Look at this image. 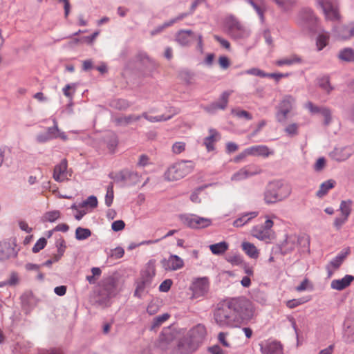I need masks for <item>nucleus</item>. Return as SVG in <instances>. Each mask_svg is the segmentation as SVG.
<instances>
[{"label": "nucleus", "mask_w": 354, "mask_h": 354, "mask_svg": "<svg viewBox=\"0 0 354 354\" xmlns=\"http://www.w3.org/2000/svg\"><path fill=\"white\" fill-rule=\"evenodd\" d=\"M295 104V98L291 95H285L277 106L276 120L279 123H284L288 113L293 109Z\"/></svg>", "instance_id": "obj_7"}, {"label": "nucleus", "mask_w": 354, "mask_h": 354, "mask_svg": "<svg viewBox=\"0 0 354 354\" xmlns=\"http://www.w3.org/2000/svg\"><path fill=\"white\" fill-rule=\"evenodd\" d=\"M290 192V186L282 179H274L267 185L264 193V201L267 204L274 203L287 198Z\"/></svg>", "instance_id": "obj_2"}, {"label": "nucleus", "mask_w": 354, "mask_h": 354, "mask_svg": "<svg viewBox=\"0 0 354 354\" xmlns=\"http://www.w3.org/2000/svg\"><path fill=\"white\" fill-rule=\"evenodd\" d=\"M353 281L354 277L353 275L346 274L342 279L333 280L330 283V288L339 291L342 290L348 287Z\"/></svg>", "instance_id": "obj_17"}, {"label": "nucleus", "mask_w": 354, "mask_h": 354, "mask_svg": "<svg viewBox=\"0 0 354 354\" xmlns=\"http://www.w3.org/2000/svg\"><path fill=\"white\" fill-rule=\"evenodd\" d=\"M241 21L234 15H227L223 21L224 28L226 32L230 35Z\"/></svg>", "instance_id": "obj_26"}, {"label": "nucleus", "mask_w": 354, "mask_h": 354, "mask_svg": "<svg viewBox=\"0 0 354 354\" xmlns=\"http://www.w3.org/2000/svg\"><path fill=\"white\" fill-rule=\"evenodd\" d=\"M113 200V185H110L107 187L106 194L105 196V204L107 207H110Z\"/></svg>", "instance_id": "obj_56"}, {"label": "nucleus", "mask_w": 354, "mask_h": 354, "mask_svg": "<svg viewBox=\"0 0 354 354\" xmlns=\"http://www.w3.org/2000/svg\"><path fill=\"white\" fill-rule=\"evenodd\" d=\"M261 354H282V345L279 342L271 339L259 343Z\"/></svg>", "instance_id": "obj_10"}, {"label": "nucleus", "mask_w": 354, "mask_h": 354, "mask_svg": "<svg viewBox=\"0 0 354 354\" xmlns=\"http://www.w3.org/2000/svg\"><path fill=\"white\" fill-rule=\"evenodd\" d=\"M329 37V33L324 30L318 34L316 39V46L318 51H321L328 44Z\"/></svg>", "instance_id": "obj_30"}, {"label": "nucleus", "mask_w": 354, "mask_h": 354, "mask_svg": "<svg viewBox=\"0 0 354 354\" xmlns=\"http://www.w3.org/2000/svg\"><path fill=\"white\" fill-rule=\"evenodd\" d=\"M194 229L205 228L212 225V220L208 218L201 217L196 214Z\"/></svg>", "instance_id": "obj_39"}, {"label": "nucleus", "mask_w": 354, "mask_h": 354, "mask_svg": "<svg viewBox=\"0 0 354 354\" xmlns=\"http://www.w3.org/2000/svg\"><path fill=\"white\" fill-rule=\"evenodd\" d=\"M266 221L263 224L257 225L252 230V234L254 237L260 241H267L272 236L274 223L270 217L265 216Z\"/></svg>", "instance_id": "obj_8"}, {"label": "nucleus", "mask_w": 354, "mask_h": 354, "mask_svg": "<svg viewBox=\"0 0 354 354\" xmlns=\"http://www.w3.org/2000/svg\"><path fill=\"white\" fill-rule=\"evenodd\" d=\"M180 221L187 227L193 228L194 227L196 214H183L178 216Z\"/></svg>", "instance_id": "obj_36"}, {"label": "nucleus", "mask_w": 354, "mask_h": 354, "mask_svg": "<svg viewBox=\"0 0 354 354\" xmlns=\"http://www.w3.org/2000/svg\"><path fill=\"white\" fill-rule=\"evenodd\" d=\"M172 339L173 335L170 333L163 331L159 337V346L162 349H166Z\"/></svg>", "instance_id": "obj_38"}, {"label": "nucleus", "mask_w": 354, "mask_h": 354, "mask_svg": "<svg viewBox=\"0 0 354 354\" xmlns=\"http://www.w3.org/2000/svg\"><path fill=\"white\" fill-rule=\"evenodd\" d=\"M280 252L283 255H286L297 249L299 253H308L310 252V240L307 236H297L291 235L281 243Z\"/></svg>", "instance_id": "obj_3"}, {"label": "nucleus", "mask_w": 354, "mask_h": 354, "mask_svg": "<svg viewBox=\"0 0 354 354\" xmlns=\"http://www.w3.org/2000/svg\"><path fill=\"white\" fill-rule=\"evenodd\" d=\"M196 332H200L203 334L205 333V327L201 325H198L192 330L189 335L180 339L173 354H190L194 352L198 346V342L195 339L194 335Z\"/></svg>", "instance_id": "obj_4"}, {"label": "nucleus", "mask_w": 354, "mask_h": 354, "mask_svg": "<svg viewBox=\"0 0 354 354\" xmlns=\"http://www.w3.org/2000/svg\"><path fill=\"white\" fill-rule=\"evenodd\" d=\"M243 250L252 259H257L259 257V250L257 247L249 242H243L241 244Z\"/></svg>", "instance_id": "obj_31"}, {"label": "nucleus", "mask_w": 354, "mask_h": 354, "mask_svg": "<svg viewBox=\"0 0 354 354\" xmlns=\"http://www.w3.org/2000/svg\"><path fill=\"white\" fill-rule=\"evenodd\" d=\"M250 35L251 30L240 22L229 35L234 39H244Z\"/></svg>", "instance_id": "obj_20"}, {"label": "nucleus", "mask_w": 354, "mask_h": 354, "mask_svg": "<svg viewBox=\"0 0 354 354\" xmlns=\"http://www.w3.org/2000/svg\"><path fill=\"white\" fill-rule=\"evenodd\" d=\"M71 209L75 211L74 216L75 218L77 221L81 220L83 218V216L87 214L86 208L80 207V203L79 204H73L71 207Z\"/></svg>", "instance_id": "obj_42"}, {"label": "nucleus", "mask_w": 354, "mask_h": 354, "mask_svg": "<svg viewBox=\"0 0 354 354\" xmlns=\"http://www.w3.org/2000/svg\"><path fill=\"white\" fill-rule=\"evenodd\" d=\"M344 338L347 342H354V326H348L344 329Z\"/></svg>", "instance_id": "obj_54"}, {"label": "nucleus", "mask_w": 354, "mask_h": 354, "mask_svg": "<svg viewBox=\"0 0 354 354\" xmlns=\"http://www.w3.org/2000/svg\"><path fill=\"white\" fill-rule=\"evenodd\" d=\"M209 290V280L206 277L195 279L192 285V290L196 297L204 295Z\"/></svg>", "instance_id": "obj_14"}, {"label": "nucleus", "mask_w": 354, "mask_h": 354, "mask_svg": "<svg viewBox=\"0 0 354 354\" xmlns=\"http://www.w3.org/2000/svg\"><path fill=\"white\" fill-rule=\"evenodd\" d=\"M91 235V232L88 228L78 227L75 230V239L78 241H84Z\"/></svg>", "instance_id": "obj_40"}, {"label": "nucleus", "mask_w": 354, "mask_h": 354, "mask_svg": "<svg viewBox=\"0 0 354 354\" xmlns=\"http://www.w3.org/2000/svg\"><path fill=\"white\" fill-rule=\"evenodd\" d=\"M297 24L303 30L313 32L316 28L317 17L311 9L304 8L299 11L297 15Z\"/></svg>", "instance_id": "obj_5"}, {"label": "nucleus", "mask_w": 354, "mask_h": 354, "mask_svg": "<svg viewBox=\"0 0 354 354\" xmlns=\"http://www.w3.org/2000/svg\"><path fill=\"white\" fill-rule=\"evenodd\" d=\"M53 127H48L45 132L40 133L36 136V141L39 143H44L58 137L59 129L55 118L53 119Z\"/></svg>", "instance_id": "obj_13"}, {"label": "nucleus", "mask_w": 354, "mask_h": 354, "mask_svg": "<svg viewBox=\"0 0 354 354\" xmlns=\"http://www.w3.org/2000/svg\"><path fill=\"white\" fill-rule=\"evenodd\" d=\"M241 74L252 75L260 77H266V73L258 68H252L241 73Z\"/></svg>", "instance_id": "obj_53"}, {"label": "nucleus", "mask_w": 354, "mask_h": 354, "mask_svg": "<svg viewBox=\"0 0 354 354\" xmlns=\"http://www.w3.org/2000/svg\"><path fill=\"white\" fill-rule=\"evenodd\" d=\"M217 185V183H211L208 184H205L204 185L200 186L197 187L191 194L190 196V200L195 203H199L201 202V199L198 197L199 193L203 190L204 189L212 187V186H216Z\"/></svg>", "instance_id": "obj_37"}, {"label": "nucleus", "mask_w": 354, "mask_h": 354, "mask_svg": "<svg viewBox=\"0 0 354 354\" xmlns=\"http://www.w3.org/2000/svg\"><path fill=\"white\" fill-rule=\"evenodd\" d=\"M248 148L250 156L267 158L274 154L272 149H270L268 146L263 145H253Z\"/></svg>", "instance_id": "obj_16"}, {"label": "nucleus", "mask_w": 354, "mask_h": 354, "mask_svg": "<svg viewBox=\"0 0 354 354\" xmlns=\"http://www.w3.org/2000/svg\"><path fill=\"white\" fill-rule=\"evenodd\" d=\"M124 254V250L122 247H116L114 249L110 250L109 257L115 259L122 258Z\"/></svg>", "instance_id": "obj_52"}, {"label": "nucleus", "mask_w": 354, "mask_h": 354, "mask_svg": "<svg viewBox=\"0 0 354 354\" xmlns=\"http://www.w3.org/2000/svg\"><path fill=\"white\" fill-rule=\"evenodd\" d=\"M67 167V160L66 159L62 160L58 165L55 166L53 177L71 176L72 175L71 172L68 170Z\"/></svg>", "instance_id": "obj_24"}, {"label": "nucleus", "mask_w": 354, "mask_h": 354, "mask_svg": "<svg viewBox=\"0 0 354 354\" xmlns=\"http://www.w3.org/2000/svg\"><path fill=\"white\" fill-rule=\"evenodd\" d=\"M351 204L352 202L350 200L342 201L340 203L339 210L341 211L342 215L348 218V216L351 212Z\"/></svg>", "instance_id": "obj_41"}, {"label": "nucleus", "mask_w": 354, "mask_h": 354, "mask_svg": "<svg viewBox=\"0 0 354 354\" xmlns=\"http://www.w3.org/2000/svg\"><path fill=\"white\" fill-rule=\"evenodd\" d=\"M232 93V91H225L223 92L220 95L218 100L217 102H214L220 110H225L226 109L228 104L229 97Z\"/></svg>", "instance_id": "obj_34"}, {"label": "nucleus", "mask_w": 354, "mask_h": 354, "mask_svg": "<svg viewBox=\"0 0 354 354\" xmlns=\"http://www.w3.org/2000/svg\"><path fill=\"white\" fill-rule=\"evenodd\" d=\"M195 37L191 30H180L176 35V41L182 46H187L191 40Z\"/></svg>", "instance_id": "obj_18"}, {"label": "nucleus", "mask_w": 354, "mask_h": 354, "mask_svg": "<svg viewBox=\"0 0 354 354\" xmlns=\"http://www.w3.org/2000/svg\"><path fill=\"white\" fill-rule=\"evenodd\" d=\"M346 253L341 252L338 254L335 258H333L329 263L328 266L333 267L335 269L338 268L343 263L345 259Z\"/></svg>", "instance_id": "obj_44"}, {"label": "nucleus", "mask_w": 354, "mask_h": 354, "mask_svg": "<svg viewBox=\"0 0 354 354\" xmlns=\"http://www.w3.org/2000/svg\"><path fill=\"white\" fill-rule=\"evenodd\" d=\"M298 128L299 125L297 123H292L288 124L285 128V131L286 133H288L289 136H295L298 133Z\"/></svg>", "instance_id": "obj_58"}, {"label": "nucleus", "mask_w": 354, "mask_h": 354, "mask_svg": "<svg viewBox=\"0 0 354 354\" xmlns=\"http://www.w3.org/2000/svg\"><path fill=\"white\" fill-rule=\"evenodd\" d=\"M310 299V297H301V298H299V299H290L286 302V306L288 308L292 309V308H295L301 304L306 303Z\"/></svg>", "instance_id": "obj_43"}, {"label": "nucleus", "mask_w": 354, "mask_h": 354, "mask_svg": "<svg viewBox=\"0 0 354 354\" xmlns=\"http://www.w3.org/2000/svg\"><path fill=\"white\" fill-rule=\"evenodd\" d=\"M335 184L336 182L331 178L322 183L319 186V189L316 192V196L318 198L324 197L325 195L328 194L330 189L335 187Z\"/></svg>", "instance_id": "obj_28"}, {"label": "nucleus", "mask_w": 354, "mask_h": 354, "mask_svg": "<svg viewBox=\"0 0 354 354\" xmlns=\"http://www.w3.org/2000/svg\"><path fill=\"white\" fill-rule=\"evenodd\" d=\"M321 114L324 118V125H326V126L328 125L331 122V120H332L330 110L327 107H324L323 109L322 110Z\"/></svg>", "instance_id": "obj_59"}, {"label": "nucleus", "mask_w": 354, "mask_h": 354, "mask_svg": "<svg viewBox=\"0 0 354 354\" xmlns=\"http://www.w3.org/2000/svg\"><path fill=\"white\" fill-rule=\"evenodd\" d=\"M348 25H347V26L342 25V26H338L335 27L333 28V32H334L335 37H337L338 39L345 40L346 39H344L342 37V35H344L348 32Z\"/></svg>", "instance_id": "obj_50"}, {"label": "nucleus", "mask_w": 354, "mask_h": 354, "mask_svg": "<svg viewBox=\"0 0 354 354\" xmlns=\"http://www.w3.org/2000/svg\"><path fill=\"white\" fill-rule=\"evenodd\" d=\"M131 103L125 99H117L112 102V106L120 110H125L129 108Z\"/></svg>", "instance_id": "obj_49"}, {"label": "nucleus", "mask_w": 354, "mask_h": 354, "mask_svg": "<svg viewBox=\"0 0 354 354\" xmlns=\"http://www.w3.org/2000/svg\"><path fill=\"white\" fill-rule=\"evenodd\" d=\"M46 239L44 237L39 238L33 245L32 250L34 253H37L42 250L46 245Z\"/></svg>", "instance_id": "obj_55"}, {"label": "nucleus", "mask_w": 354, "mask_h": 354, "mask_svg": "<svg viewBox=\"0 0 354 354\" xmlns=\"http://www.w3.org/2000/svg\"><path fill=\"white\" fill-rule=\"evenodd\" d=\"M209 135L204 138L203 145L208 151L214 149V143L221 139L220 133L215 129H209Z\"/></svg>", "instance_id": "obj_19"}, {"label": "nucleus", "mask_w": 354, "mask_h": 354, "mask_svg": "<svg viewBox=\"0 0 354 354\" xmlns=\"http://www.w3.org/2000/svg\"><path fill=\"white\" fill-rule=\"evenodd\" d=\"M185 143L184 142H176L172 145V152L175 154H179L185 151Z\"/></svg>", "instance_id": "obj_57"}, {"label": "nucleus", "mask_w": 354, "mask_h": 354, "mask_svg": "<svg viewBox=\"0 0 354 354\" xmlns=\"http://www.w3.org/2000/svg\"><path fill=\"white\" fill-rule=\"evenodd\" d=\"M317 3L322 9L326 19L336 21L339 19L338 6L335 1L332 0H318Z\"/></svg>", "instance_id": "obj_9"}, {"label": "nucleus", "mask_w": 354, "mask_h": 354, "mask_svg": "<svg viewBox=\"0 0 354 354\" xmlns=\"http://www.w3.org/2000/svg\"><path fill=\"white\" fill-rule=\"evenodd\" d=\"M338 58L344 62L354 61V50L351 48H345L342 49L338 54Z\"/></svg>", "instance_id": "obj_35"}, {"label": "nucleus", "mask_w": 354, "mask_h": 354, "mask_svg": "<svg viewBox=\"0 0 354 354\" xmlns=\"http://www.w3.org/2000/svg\"><path fill=\"white\" fill-rule=\"evenodd\" d=\"M194 164L192 161H180L171 165L165 172V177H185L193 171Z\"/></svg>", "instance_id": "obj_6"}, {"label": "nucleus", "mask_w": 354, "mask_h": 354, "mask_svg": "<svg viewBox=\"0 0 354 354\" xmlns=\"http://www.w3.org/2000/svg\"><path fill=\"white\" fill-rule=\"evenodd\" d=\"M141 118L140 115H129L128 116L121 117L117 119V122L120 124H128L133 121H138Z\"/></svg>", "instance_id": "obj_48"}, {"label": "nucleus", "mask_w": 354, "mask_h": 354, "mask_svg": "<svg viewBox=\"0 0 354 354\" xmlns=\"http://www.w3.org/2000/svg\"><path fill=\"white\" fill-rule=\"evenodd\" d=\"M354 152L351 147H336L330 153V157L336 161H344Z\"/></svg>", "instance_id": "obj_15"}, {"label": "nucleus", "mask_w": 354, "mask_h": 354, "mask_svg": "<svg viewBox=\"0 0 354 354\" xmlns=\"http://www.w3.org/2000/svg\"><path fill=\"white\" fill-rule=\"evenodd\" d=\"M125 227V223L122 220H117L112 223L111 229L114 232H118L123 230Z\"/></svg>", "instance_id": "obj_63"}, {"label": "nucleus", "mask_w": 354, "mask_h": 354, "mask_svg": "<svg viewBox=\"0 0 354 354\" xmlns=\"http://www.w3.org/2000/svg\"><path fill=\"white\" fill-rule=\"evenodd\" d=\"M263 35L265 39V41H266V44L272 47L273 46V39L271 36L270 31L268 28H266L263 30Z\"/></svg>", "instance_id": "obj_64"}, {"label": "nucleus", "mask_w": 354, "mask_h": 354, "mask_svg": "<svg viewBox=\"0 0 354 354\" xmlns=\"http://www.w3.org/2000/svg\"><path fill=\"white\" fill-rule=\"evenodd\" d=\"M232 114L238 118H244L246 120H251L252 119V115L245 111V110H241L239 109H234L231 111Z\"/></svg>", "instance_id": "obj_45"}, {"label": "nucleus", "mask_w": 354, "mask_h": 354, "mask_svg": "<svg viewBox=\"0 0 354 354\" xmlns=\"http://www.w3.org/2000/svg\"><path fill=\"white\" fill-rule=\"evenodd\" d=\"M247 2L255 10L257 15L260 17L261 21L263 22L264 15L261 8L253 0H247Z\"/></svg>", "instance_id": "obj_61"}, {"label": "nucleus", "mask_w": 354, "mask_h": 354, "mask_svg": "<svg viewBox=\"0 0 354 354\" xmlns=\"http://www.w3.org/2000/svg\"><path fill=\"white\" fill-rule=\"evenodd\" d=\"M257 216V212H249L244 213L233 222V225L236 227H243Z\"/></svg>", "instance_id": "obj_23"}, {"label": "nucleus", "mask_w": 354, "mask_h": 354, "mask_svg": "<svg viewBox=\"0 0 354 354\" xmlns=\"http://www.w3.org/2000/svg\"><path fill=\"white\" fill-rule=\"evenodd\" d=\"M262 169L256 165H249L241 169L234 177H249L261 174Z\"/></svg>", "instance_id": "obj_21"}, {"label": "nucleus", "mask_w": 354, "mask_h": 354, "mask_svg": "<svg viewBox=\"0 0 354 354\" xmlns=\"http://www.w3.org/2000/svg\"><path fill=\"white\" fill-rule=\"evenodd\" d=\"M97 206V199L95 196H90L86 200L80 203L82 207L95 208Z\"/></svg>", "instance_id": "obj_46"}, {"label": "nucleus", "mask_w": 354, "mask_h": 354, "mask_svg": "<svg viewBox=\"0 0 354 354\" xmlns=\"http://www.w3.org/2000/svg\"><path fill=\"white\" fill-rule=\"evenodd\" d=\"M156 274V266H155V261L151 260L149 261L145 269L142 272L141 279L147 281L148 283L151 284L153 278Z\"/></svg>", "instance_id": "obj_22"}, {"label": "nucleus", "mask_w": 354, "mask_h": 354, "mask_svg": "<svg viewBox=\"0 0 354 354\" xmlns=\"http://www.w3.org/2000/svg\"><path fill=\"white\" fill-rule=\"evenodd\" d=\"M172 285V280L167 279L164 280L159 286V290L162 292H167Z\"/></svg>", "instance_id": "obj_62"}, {"label": "nucleus", "mask_w": 354, "mask_h": 354, "mask_svg": "<svg viewBox=\"0 0 354 354\" xmlns=\"http://www.w3.org/2000/svg\"><path fill=\"white\" fill-rule=\"evenodd\" d=\"M318 86L326 94H330L334 90V87L330 84L328 75H323L317 79Z\"/></svg>", "instance_id": "obj_27"}, {"label": "nucleus", "mask_w": 354, "mask_h": 354, "mask_svg": "<svg viewBox=\"0 0 354 354\" xmlns=\"http://www.w3.org/2000/svg\"><path fill=\"white\" fill-rule=\"evenodd\" d=\"M254 308L243 297H234L218 302L212 311L214 323L222 328L239 327L254 316Z\"/></svg>", "instance_id": "obj_1"}, {"label": "nucleus", "mask_w": 354, "mask_h": 354, "mask_svg": "<svg viewBox=\"0 0 354 354\" xmlns=\"http://www.w3.org/2000/svg\"><path fill=\"white\" fill-rule=\"evenodd\" d=\"M61 217V212L59 210H52L45 212L41 216V221L54 223Z\"/></svg>", "instance_id": "obj_33"}, {"label": "nucleus", "mask_w": 354, "mask_h": 354, "mask_svg": "<svg viewBox=\"0 0 354 354\" xmlns=\"http://www.w3.org/2000/svg\"><path fill=\"white\" fill-rule=\"evenodd\" d=\"M229 245L225 241H221L209 245L211 252L216 255L224 254L228 249Z\"/></svg>", "instance_id": "obj_32"}, {"label": "nucleus", "mask_w": 354, "mask_h": 354, "mask_svg": "<svg viewBox=\"0 0 354 354\" xmlns=\"http://www.w3.org/2000/svg\"><path fill=\"white\" fill-rule=\"evenodd\" d=\"M175 114H176V112H174L171 115H169L167 116H166L165 115H158V116H151L149 119V122H151L167 121V120H170L172 118V116Z\"/></svg>", "instance_id": "obj_60"}, {"label": "nucleus", "mask_w": 354, "mask_h": 354, "mask_svg": "<svg viewBox=\"0 0 354 354\" xmlns=\"http://www.w3.org/2000/svg\"><path fill=\"white\" fill-rule=\"evenodd\" d=\"M18 250L14 241H3L0 242V261L16 257Z\"/></svg>", "instance_id": "obj_12"}, {"label": "nucleus", "mask_w": 354, "mask_h": 354, "mask_svg": "<svg viewBox=\"0 0 354 354\" xmlns=\"http://www.w3.org/2000/svg\"><path fill=\"white\" fill-rule=\"evenodd\" d=\"M227 262L230 263L232 266H239L243 263L242 257L238 254L228 255L226 257Z\"/></svg>", "instance_id": "obj_51"}, {"label": "nucleus", "mask_w": 354, "mask_h": 354, "mask_svg": "<svg viewBox=\"0 0 354 354\" xmlns=\"http://www.w3.org/2000/svg\"><path fill=\"white\" fill-rule=\"evenodd\" d=\"M160 263L166 271H176L184 266L183 259L176 254H171L168 258L162 259Z\"/></svg>", "instance_id": "obj_11"}, {"label": "nucleus", "mask_w": 354, "mask_h": 354, "mask_svg": "<svg viewBox=\"0 0 354 354\" xmlns=\"http://www.w3.org/2000/svg\"><path fill=\"white\" fill-rule=\"evenodd\" d=\"M169 317V315L168 313H164L154 317L151 325V329H154L160 326L162 323L167 320Z\"/></svg>", "instance_id": "obj_47"}, {"label": "nucleus", "mask_w": 354, "mask_h": 354, "mask_svg": "<svg viewBox=\"0 0 354 354\" xmlns=\"http://www.w3.org/2000/svg\"><path fill=\"white\" fill-rule=\"evenodd\" d=\"M12 158L10 149L3 147L0 149V167L6 165L7 167L12 165Z\"/></svg>", "instance_id": "obj_29"}, {"label": "nucleus", "mask_w": 354, "mask_h": 354, "mask_svg": "<svg viewBox=\"0 0 354 354\" xmlns=\"http://www.w3.org/2000/svg\"><path fill=\"white\" fill-rule=\"evenodd\" d=\"M301 62V59L298 55L293 54L289 57H283L280 59L276 61L275 64L277 66H292L296 64H300Z\"/></svg>", "instance_id": "obj_25"}]
</instances>
